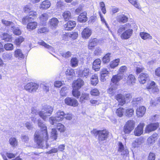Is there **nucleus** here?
<instances>
[{
  "label": "nucleus",
  "mask_w": 160,
  "mask_h": 160,
  "mask_svg": "<svg viewBox=\"0 0 160 160\" xmlns=\"http://www.w3.org/2000/svg\"><path fill=\"white\" fill-rule=\"evenodd\" d=\"M155 155L154 153L150 152L148 158V160H155Z\"/></svg>",
  "instance_id": "64"
},
{
  "label": "nucleus",
  "mask_w": 160,
  "mask_h": 160,
  "mask_svg": "<svg viewBox=\"0 0 160 160\" xmlns=\"http://www.w3.org/2000/svg\"><path fill=\"white\" fill-rule=\"evenodd\" d=\"M2 39L6 42H10L12 40V36L7 33H4L1 36Z\"/></svg>",
  "instance_id": "27"
},
{
  "label": "nucleus",
  "mask_w": 160,
  "mask_h": 160,
  "mask_svg": "<svg viewBox=\"0 0 160 160\" xmlns=\"http://www.w3.org/2000/svg\"><path fill=\"white\" fill-rule=\"evenodd\" d=\"M140 36L141 38L143 40L151 39L152 38V36L146 32H141L140 33Z\"/></svg>",
  "instance_id": "29"
},
{
  "label": "nucleus",
  "mask_w": 160,
  "mask_h": 160,
  "mask_svg": "<svg viewBox=\"0 0 160 160\" xmlns=\"http://www.w3.org/2000/svg\"><path fill=\"white\" fill-rule=\"evenodd\" d=\"M58 151V149L57 148H53L51 150L47 152L46 153L48 154H51L57 153Z\"/></svg>",
  "instance_id": "62"
},
{
  "label": "nucleus",
  "mask_w": 160,
  "mask_h": 160,
  "mask_svg": "<svg viewBox=\"0 0 160 160\" xmlns=\"http://www.w3.org/2000/svg\"><path fill=\"white\" fill-rule=\"evenodd\" d=\"M146 111L145 108L143 106H140L137 108L136 110V115L138 117L143 116Z\"/></svg>",
  "instance_id": "16"
},
{
  "label": "nucleus",
  "mask_w": 160,
  "mask_h": 160,
  "mask_svg": "<svg viewBox=\"0 0 160 160\" xmlns=\"http://www.w3.org/2000/svg\"><path fill=\"white\" fill-rule=\"evenodd\" d=\"M2 23L3 24L7 26H9L11 27L12 28H13L14 26V23L10 21H8L6 20L3 19L2 20Z\"/></svg>",
  "instance_id": "45"
},
{
  "label": "nucleus",
  "mask_w": 160,
  "mask_h": 160,
  "mask_svg": "<svg viewBox=\"0 0 160 160\" xmlns=\"http://www.w3.org/2000/svg\"><path fill=\"white\" fill-rule=\"evenodd\" d=\"M142 99L140 97L135 98L132 101L133 104L135 105L138 104L140 102Z\"/></svg>",
  "instance_id": "60"
},
{
  "label": "nucleus",
  "mask_w": 160,
  "mask_h": 160,
  "mask_svg": "<svg viewBox=\"0 0 160 160\" xmlns=\"http://www.w3.org/2000/svg\"><path fill=\"white\" fill-rule=\"evenodd\" d=\"M68 35L73 39H76L78 37V34L77 32H71L68 34Z\"/></svg>",
  "instance_id": "56"
},
{
  "label": "nucleus",
  "mask_w": 160,
  "mask_h": 160,
  "mask_svg": "<svg viewBox=\"0 0 160 160\" xmlns=\"http://www.w3.org/2000/svg\"><path fill=\"white\" fill-rule=\"evenodd\" d=\"M129 2L136 8L140 9L141 7L139 3H138L137 0H128Z\"/></svg>",
  "instance_id": "50"
},
{
  "label": "nucleus",
  "mask_w": 160,
  "mask_h": 160,
  "mask_svg": "<svg viewBox=\"0 0 160 160\" xmlns=\"http://www.w3.org/2000/svg\"><path fill=\"white\" fill-rule=\"evenodd\" d=\"M24 39L22 36L19 37L15 39L14 43L17 46L20 45L21 43L24 41Z\"/></svg>",
  "instance_id": "41"
},
{
  "label": "nucleus",
  "mask_w": 160,
  "mask_h": 160,
  "mask_svg": "<svg viewBox=\"0 0 160 160\" xmlns=\"http://www.w3.org/2000/svg\"><path fill=\"white\" fill-rule=\"evenodd\" d=\"M59 21L58 19L55 18H52L49 20V23L50 27L52 29H55L58 26Z\"/></svg>",
  "instance_id": "17"
},
{
  "label": "nucleus",
  "mask_w": 160,
  "mask_h": 160,
  "mask_svg": "<svg viewBox=\"0 0 160 160\" xmlns=\"http://www.w3.org/2000/svg\"><path fill=\"white\" fill-rule=\"evenodd\" d=\"M110 53L106 54L102 58V61L104 63L109 62L110 61Z\"/></svg>",
  "instance_id": "42"
},
{
  "label": "nucleus",
  "mask_w": 160,
  "mask_h": 160,
  "mask_svg": "<svg viewBox=\"0 0 160 160\" xmlns=\"http://www.w3.org/2000/svg\"><path fill=\"white\" fill-rule=\"evenodd\" d=\"M39 85L38 84L33 82L28 83L24 86V89L27 91L32 93L35 92L38 89Z\"/></svg>",
  "instance_id": "8"
},
{
  "label": "nucleus",
  "mask_w": 160,
  "mask_h": 160,
  "mask_svg": "<svg viewBox=\"0 0 160 160\" xmlns=\"http://www.w3.org/2000/svg\"><path fill=\"white\" fill-rule=\"evenodd\" d=\"M92 30L90 28L87 27L85 28L81 33L82 37L84 38H88L91 35Z\"/></svg>",
  "instance_id": "15"
},
{
  "label": "nucleus",
  "mask_w": 160,
  "mask_h": 160,
  "mask_svg": "<svg viewBox=\"0 0 160 160\" xmlns=\"http://www.w3.org/2000/svg\"><path fill=\"white\" fill-rule=\"evenodd\" d=\"M97 40L94 38L93 39L90 40L88 45V48L89 49H91L92 48L95 47L97 45Z\"/></svg>",
  "instance_id": "35"
},
{
  "label": "nucleus",
  "mask_w": 160,
  "mask_h": 160,
  "mask_svg": "<svg viewBox=\"0 0 160 160\" xmlns=\"http://www.w3.org/2000/svg\"><path fill=\"white\" fill-rule=\"evenodd\" d=\"M101 60L99 59H96L93 62L92 68L95 71H98L100 68Z\"/></svg>",
  "instance_id": "24"
},
{
  "label": "nucleus",
  "mask_w": 160,
  "mask_h": 160,
  "mask_svg": "<svg viewBox=\"0 0 160 160\" xmlns=\"http://www.w3.org/2000/svg\"><path fill=\"white\" fill-rule=\"evenodd\" d=\"M61 55L63 57L67 58L71 56L72 53L68 51L67 52L62 53Z\"/></svg>",
  "instance_id": "59"
},
{
  "label": "nucleus",
  "mask_w": 160,
  "mask_h": 160,
  "mask_svg": "<svg viewBox=\"0 0 160 160\" xmlns=\"http://www.w3.org/2000/svg\"><path fill=\"white\" fill-rule=\"evenodd\" d=\"M51 3L48 0L43 1L39 6V8L42 10L47 9L51 6Z\"/></svg>",
  "instance_id": "21"
},
{
  "label": "nucleus",
  "mask_w": 160,
  "mask_h": 160,
  "mask_svg": "<svg viewBox=\"0 0 160 160\" xmlns=\"http://www.w3.org/2000/svg\"><path fill=\"white\" fill-rule=\"evenodd\" d=\"M62 16L65 20L68 21L71 18V12L68 11H65L62 14Z\"/></svg>",
  "instance_id": "33"
},
{
  "label": "nucleus",
  "mask_w": 160,
  "mask_h": 160,
  "mask_svg": "<svg viewBox=\"0 0 160 160\" xmlns=\"http://www.w3.org/2000/svg\"><path fill=\"white\" fill-rule=\"evenodd\" d=\"M125 115L128 117H131L134 113V110L132 108L128 109L125 111Z\"/></svg>",
  "instance_id": "40"
},
{
  "label": "nucleus",
  "mask_w": 160,
  "mask_h": 160,
  "mask_svg": "<svg viewBox=\"0 0 160 160\" xmlns=\"http://www.w3.org/2000/svg\"><path fill=\"white\" fill-rule=\"evenodd\" d=\"M76 25V23L75 21H69L64 26L66 30H71Z\"/></svg>",
  "instance_id": "20"
},
{
  "label": "nucleus",
  "mask_w": 160,
  "mask_h": 160,
  "mask_svg": "<svg viewBox=\"0 0 160 160\" xmlns=\"http://www.w3.org/2000/svg\"><path fill=\"white\" fill-rule=\"evenodd\" d=\"M149 76L146 73H141L138 78V80L142 84L144 83L148 79Z\"/></svg>",
  "instance_id": "22"
},
{
  "label": "nucleus",
  "mask_w": 160,
  "mask_h": 160,
  "mask_svg": "<svg viewBox=\"0 0 160 160\" xmlns=\"http://www.w3.org/2000/svg\"><path fill=\"white\" fill-rule=\"evenodd\" d=\"M48 31V29L47 28L43 27L38 30V33H45L46 32Z\"/></svg>",
  "instance_id": "61"
},
{
  "label": "nucleus",
  "mask_w": 160,
  "mask_h": 160,
  "mask_svg": "<svg viewBox=\"0 0 160 160\" xmlns=\"http://www.w3.org/2000/svg\"><path fill=\"white\" fill-rule=\"evenodd\" d=\"M57 128L61 132H64L65 130L64 126L61 123H58L57 124Z\"/></svg>",
  "instance_id": "52"
},
{
  "label": "nucleus",
  "mask_w": 160,
  "mask_h": 160,
  "mask_svg": "<svg viewBox=\"0 0 160 160\" xmlns=\"http://www.w3.org/2000/svg\"><path fill=\"white\" fill-rule=\"evenodd\" d=\"M117 20L119 22L124 23L128 21V19L126 16L122 14L117 16Z\"/></svg>",
  "instance_id": "26"
},
{
  "label": "nucleus",
  "mask_w": 160,
  "mask_h": 160,
  "mask_svg": "<svg viewBox=\"0 0 160 160\" xmlns=\"http://www.w3.org/2000/svg\"><path fill=\"white\" fill-rule=\"evenodd\" d=\"M68 90L66 87H63L62 88L60 94L62 96H65L68 92Z\"/></svg>",
  "instance_id": "55"
},
{
  "label": "nucleus",
  "mask_w": 160,
  "mask_h": 160,
  "mask_svg": "<svg viewBox=\"0 0 160 160\" xmlns=\"http://www.w3.org/2000/svg\"><path fill=\"white\" fill-rule=\"evenodd\" d=\"M13 28V33L16 35H19L21 34V32L20 29L17 28H15L14 27Z\"/></svg>",
  "instance_id": "58"
},
{
  "label": "nucleus",
  "mask_w": 160,
  "mask_h": 160,
  "mask_svg": "<svg viewBox=\"0 0 160 160\" xmlns=\"http://www.w3.org/2000/svg\"><path fill=\"white\" fill-rule=\"evenodd\" d=\"M132 97V96L130 94H125V95L119 94L116 96L115 98L119 102L118 105L122 106L125 103L126 100L128 101V100H129Z\"/></svg>",
  "instance_id": "6"
},
{
  "label": "nucleus",
  "mask_w": 160,
  "mask_h": 160,
  "mask_svg": "<svg viewBox=\"0 0 160 160\" xmlns=\"http://www.w3.org/2000/svg\"><path fill=\"white\" fill-rule=\"evenodd\" d=\"M98 78L97 75H92L91 80V84L93 86H96L98 82Z\"/></svg>",
  "instance_id": "36"
},
{
  "label": "nucleus",
  "mask_w": 160,
  "mask_h": 160,
  "mask_svg": "<svg viewBox=\"0 0 160 160\" xmlns=\"http://www.w3.org/2000/svg\"><path fill=\"white\" fill-rule=\"evenodd\" d=\"M123 75H120L119 74L113 76L112 78L111 81L114 83H116L119 81L122 78Z\"/></svg>",
  "instance_id": "30"
},
{
  "label": "nucleus",
  "mask_w": 160,
  "mask_h": 160,
  "mask_svg": "<svg viewBox=\"0 0 160 160\" xmlns=\"http://www.w3.org/2000/svg\"><path fill=\"white\" fill-rule=\"evenodd\" d=\"M89 99V95L86 93H82L80 99V102H82L84 100H88Z\"/></svg>",
  "instance_id": "46"
},
{
  "label": "nucleus",
  "mask_w": 160,
  "mask_h": 160,
  "mask_svg": "<svg viewBox=\"0 0 160 160\" xmlns=\"http://www.w3.org/2000/svg\"><path fill=\"white\" fill-rule=\"evenodd\" d=\"M91 132L93 134H97V135H98V139L99 142L106 140L108 135V132L106 130H96V129H93L91 131Z\"/></svg>",
  "instance_id": "5"
},
{
  "label": "nucleus",
  "mask_w": 160,
  "mask_h": 160,
  "mask_svg": "<svg viewBox=\"0 0 160 160\" xmlns=\"http://www.w3.org/2000/svg\"><path fill=\"white\" fill-rule=\"evenodd\" d=\"M120 60L119 58L116 59L111 61L110 63V67L112 68H114L117 67L120 62Z\"/></svg>",
  "instance_id": "31"
},
{
  "label": "nucleus",
  "mask_w": 160,
  "mask_h": 160,
  "mask_svg": "<svg viewBox=\"0 0 160 160\" xmlns=\"http://www.w3.org/2000/svg\"><path fill=\"white\" fill-rule=\"evenodd\" d=\"M32 19V18L30 16H25L22 19V23L23 24H26L28 22Z\"/></svg>",
  "instance_id": "43"
},
{
  "label": "nucleus",
  "mask_w": 160,
  "mask_h": 160,
  "mask_svg": "<svg viewBox=\"0 0 160 160\" xmlns=\"http://www.w3.org/2000/svg\"><path fill=\"white\" fill-rule=\"evenodd\" d=\"M2 57L4 59L10 60L12 57V55L10 53L5 52L2 54Z\"/></svg>",
  "instance_id": "44"
},
{
  "label": "nucleus",
  "mask_w": 160,
  "mask_h": 160,
  "mask_svg": "<svg viewBox=\"0 0 160 160\" xmlns=\"http://www.w3.org/2000/svg\"><path fill=\"white\" fill-rule=\"evenodd\" d=\"M130 28L129 24L120 25L117 30V34L122 39H128L131 37L133 33V30Z\"/></svg>",
  "instance_id": "2"
},
{
  "label": "nucleus",
  "mask_w": 160,
  "mask_h": 160,
  "mask_svg": "<svg viewBox=\"0 0 160 160\" xmlns=\"http://www.w3.org/2000/svg\"><path fill=\"white\" fill-rule=\"evenodd\" d=\"M39 127L41 128V130L39 132H36L34 134V139L40 148L44 147V140L47 142L48 140V133L46 126L43 123L41 120H38Z\"/></svg>",
  "instance_id": "1"
},
{
  "label": "nucleus",
  "mask_w": 160,
  "mask_h": 160,
  "mask_svg": "<svg viewBox=\"0 0 160 160\" xmlns=\"http://www.w3.org/2000/svg\"><path fill=\"white\" fill-rule=\"evenodd\" d=\"M127 67L125 66H123L120 67L118 71V74L120 75H123L124 72H126L127 70Z\"/></svg>",
  "instance_id": "51"
},
{
  "label": "nucleus",
  "mask_w": 160,
  "mask_h": 160,
  "mask_svg": "<svg viewBox=\"0 0 160 160\" xmlns=\"http://www.w3.org/2000/svg\"><path fill=\"white\" fill-rule=\"evenodd\" d=\"M125 111V110L123 108H120L117 109L116 113L117 116L120 117H121L122 116Z\"/></svg>",
  "instance_id": "38"
},
{
  "label": "nucleus",
  "mask_w": 160,
  "mask_h": 160,
  "mask_svg": "<svg viewBox=\"0 0 160 160\" xmlns=\"http://www.w3.org/2000/svg\"><path fill=\"white\" fill-rule=\"evenodd\" d=\"M87 13L86 12L81 13L78 16V21L80 22H85L87 20L86 17Z\"/></svg>",
  "instance_id": "28"
},
{
  "label": "nucleus",
  "mask_w": 160,
  "mask_h": 160,
  "mask_svg": "<svg viewBox=\"0 0 160 160\" xmlns=\"http://www.w3.org/2000/svg\"><path fill=\"white\" fill-rule=\"evenodd\" d=\"M84 84V81L81 78H78L77 80L74 81L73 83V88L79 89Z\"/></svg>",
  "instance_id": "14"
},
{
  "label": "nucleus",
  "mask_w": 160,
  "mask_h": 160,
  "mask_svg": "<svg viewBox=\"0 0 160 160\" xmlns=\"http://www.w3.org/2000/svg\"><path fill=\"white\" fill-rule=\"evenodd\" d=\"M99 4L100 9L102 13L105 14L106 12V10L104 3L103 2H99Z\"/></svg>",
  "instance_id": "53"
},
{
  "label": "nucleus",
  "mask_w": 160,
  "mask_h": 160,
  "mask_svg": "<svg viewBox=\"0 0 160 160\" xmlns=\"http://www.w3.org/2000/svg\"><path fill=\"white\" fill-rule=\"evenodd\" d=\"M143 142V140L142 139L139 138L135 140L134 142L132 144V146L135 148L138 147Z\"/></svg>",
  "instance_id": "37"
},
{
  "label": "nucleus",
  "mask_w": 160,
  "mask_h": 160,
  "mask_svg": "<svg viewBox=\"0 0 160 160\" xmlns=\"http://www.w3.org/2000/svg\"><path fill=\"white\" fill-rule=\"evenodd\" d=\"M38 43L40 45L43 46L44 47L47 48L51 49L52 48V47L51 46H50L48 44H47L43 41H42L41 42H38Z\"/></svg>",
  "instance_id": "57"
},
{
  "label": "nucleus",
  "mask_w": 160,
  "mask_h": 160,
  "mask_svg": "<svg viewBox=\"0 0 160 160\" xmlns=\"http://www.w3.org/2000/svg\"><path fill=\"white\" fill-rule=\"evenodd\" d=\"M49 18L48 14L47 13L42 14L39 17V19L41 24H44L48 20Z\"/></svg>",
  "instance_id": "25"
},
{
  "label": "nucleus",
  "mask_w": 160,
  "mask_h": 160,
  "mask_svg": "<svg viewBox=\"0 0 160 160\" xmlns=\"http://www.w3.org/2000/svg\"><path fill=\"white\" fill-rule=\"evenodd\" d=\"M38 23L36 22H30L27 24V28L31 31L35 29L37 27Z\"/></svg>",
  "instance_id": "23"
},
{
  "label": "nucleus",
  "mask_w": 160,
  "mask_h": 160,
  "mask_svg": "<svg viewBox=\"0 0 160 160\" xmlns=\"http://www.w3.org/2000/svg\"><path fill=\"white\" fill-rule=\"evenodd\" d=\"M53 110V108L52 107L50 106H46L38 112V114L42 119L45 121L48 117L52 114Z\"/></svg>",
  "instance_id": "3"
},
{
  "label": "nucleus",
  "mask_w": 160,
  "mask_h": 160,
  "mask_svg": "<svg viewBox=\"0 0 160 160\" xmlns=\"http://www.w3.org/2000/svg\"><path fill=\"white\" fill-rule=\"evenodd\" d=\"M90 72L89 69L88 68H85L83 70H80L78 73V75L79 77L86 78L90 74Z\"/></svg>",
  "instance_id": "13"
},
{
  "label": "nucleus",
  "mask_w": 160,
  "mask_h": 160,
  "mask_svg": "<svg viewBox=\"0 0 160 160\" xmlns=\"http://www.w3.org/2000/svg\"><path fill=\"white\" fill-rule=\"evenodd\" d=\"M79 60L76 58H73L70 60V65L73 68L77 67L78 65Z\"/></svg>",
  "instance_id": "32"
},
{
  "label": "nucleus",
  "mask_w": 160,
  "mask_h": 160,
  "mask_svg": "<svg viewBox=\"0 0 160 160\" xmlns=\"http://www.w3.org/2000/svg\"><path fill=\"white\" fill-rule=\"evenodd\" d=\"M155 86V83L154 81H149L148 83L146 88L148 89H152Z\"/></svg>",
  "instance_id": "49"
},
{
  "label": "nucleus",
  "mask_w": 160,
  "mask_h": 160,
  "mask_svg": "<svg viewBox=\"0 0 160 160\" xmlns=\"http://www.w3.org/2000/svg\"><path fill=\"white\" fill-rule=\"evenodd\" d=\"M64 102L67 105L75 107L78 105V102L77 100L73 98H67L64 99Z\"/></svg>",
  "instance_id": "11"
},
{
  "label": "nucleus",
  "mask_w": 160,
  "mask_h": 160,
  "mask_svg": "<svg viewBox=\"0 0 160 160\" xmlns=\"http://www.w3.org/2000/svg\"><path fill=\"white\" fill-rule=\"evenodd\" d=\"M144 126L145 124L144 123H139L134 129V134L137 136H139L142 135L143 132V129Z\"/></svg>",
  "instance_id": "9"
},
{
  "label": "nucleus",
  "mask_w": 160,
  "mask_h": 160,
  "mask_svg": "<svg viewBox=\"0 0 160 160\" xmlns=\"http://www.w3.org/2000/svg\"><path fill=\"white\" fill-rule=\"evenodd\" d=\"M64 115L65 113L63 111L59 110L57 112L55 117H51L49 118V122L51 124L53 125L56 122L62 121Z\"/></svg>",
  "instance_id": "4"
},
{
  "label": "nucleus",
  "mask_w": 160,
  "mask_h": 160,
  "mask_svg": "<svg viewBox=\"0 0 160 160\" xmlns=\"http://www.w3.org/2000/svg\"><path fill=\"white\" fill-rule=\"evenodd\" d=\"M66 74L69 76H73L74 74L73 69H72L68 70L66 72Z\"/></svg>",
  "instance_id": "63"
},
{
  "label": "nucleus",
  "mask_w": 160,
  "mask_h": 160,
  "mask_svg": "<svg viewBox=\"0 0 160 160\" xmlns=\"http://www.w3.org/2000/svg\"><path fill=\"white\" fill-rule=\"evenodd\" d=\"M9 142L10 145L12 147H15L18 144V141L16 138L14 137H12L10 138Z\"/></svg>",
  "instance_id": "34"
},
{
  "label": "nucleus",
  "mask_w": 160,
  "mask_h": 160,
  "mask_svg": "<svg viewBox=\"0 0 160 160\" xmlns=\"http://www.w3.org/2000/svg\"><path fill=\"white\" fill-rule=\"evenodd\" d=\"M78 89L76 88H73L72 92V94L73 96L77 98H78L81 95V93L78 91Z\"/></svg>",
  "instance_id": "39"
},
{
  "label": "nucleus",
  "mask_w": 160,
  "mask_h": 160,
  "mask_svg": "<svg viewBox=\"0 0 160 160\" xmlns=\"http://www.w3.org/2000/svg\"><path fill=\"white\" fill-rule=\"evenodd\" d=\"M135 122L133 120H129L125 123L123 131L126 134H129L134 129Z\"/></svg>",
  "instance_id": "7"
},
{
  "label": "nucleus",
  "mask_w": 160,
  "mask_h": 160,
  "mask_svg": "<svg viewBox=\"0 0 160 160\" xmlns=\"http://www.w3.org/2000/svg\"><path fill=\"white\" fill-rule=\"evenodd\" d=\"M159 127L158 123H151L147 125L145 128V131L146 133H149L155 130Z\"/></svg>",
  "instance_id": "12"
},
{
  "label": "nucleus",
  "mask_w": 160,
  "mask_h": 160,
  "mask_svg": "<svg viewBox=\"0 0 160 160\" xmlns=\"http://www.w3.org/2000/svg\"><path fill=\"white\" fill-rule=\"evenodd\" d=\"M57 135L56 129H52L51 134V138L54 140H56L57 138Z\"/></svg>",
  "instance_id": "48"
},
{
  "label": "nucleus",
  "mask_w": 160,
  "mask_h": 160,
  "mask_svg": "<svg viewBox=\"0 0 160 160\" xmlns=\"http://www.w3.org/2000/svg\"><path fill=\"white\" fill-rule=\"evenodd\" d=\"M99 93L98 90L96 88L92 89L90 92V94L92 96H97L99 94Z\"/></svg>",
  "instance_id": "54"
},
{
  "label": "nucleus",
  "mask_w": 160,
  "mask_h": 160,
  "mask_svg": "<svg viewBox=\"0 0 160 160\" xmlns=\"http://www.w3.org/2000/svg\"><path fill=\"white\" fill-rule=\"evenodd\" d=\"M135 81L136 79L133 75L131 74L128 76L126 83L129 86H132L135 83Z\"/></svg>",
  "instance_id": "18"
},
{
  "label": "nucleus",
  "mask_w": 160,
  "mask_h": 160,
  "mask_svg": "<svg viewBox=\"0 0 160 160\" xmlns=\"http://www.w3.org/2000/svg\"><path fill=\"white\" fill-rule=\"evenodd\" d=\"M4 48L6 50L11 51L14 48L13 45L10 43L5 44L4 45Z\"/></svg>",
  "instance_id": "47"
},
{
  "label": "nucleus",
  "mask_w": 160,
  "mask_h": 160,
  "mask_svg": "<svg viewBox=\"0 0 160 160\" xmlns=\"http://www.w3.org/2000/svg\"><path fill=\"white\" fill-rule=\"evenodd\" d=\"M14 56L19 60L23 59L24 58L22 51L19 49H17L15 51Z\"/></svg>",
  "instance_id": "19"
},
{
  "label": "nucleus",
  "mask_w": 160,
  "mask_h": 160,
  "mask_svg": "<svg viewBox=\"0 0 160 160\" xmlns=\"http://www.w3.org/2000/svg\"><path fill=\"white\" fill-rule=\"evenodd\" d=\"M118 151L122 155L127 156L129 153L128 150L126 147H124L122 143L120 142H118Z\"/></svg>",
  "instance_id": "10"
}]
</instances>
